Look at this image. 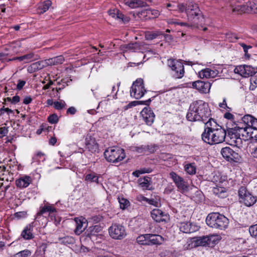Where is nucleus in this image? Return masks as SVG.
<instances>
[{
	"label": "nucleus",
	"instance_id": "1",
	"mask_svg": "<svg viewBox=\"0 0 257 257\" xmlns=\"http://www.w3.org/2000/svg\"><path fill=\"white\" fill-rule=\"evenodd\" d=\"M210 116L211 111L208 104L199 100L190 104L186 118L190 121H199L205 123Z\"/></svg>",
	"mask_w": 257,
	"mask_h": 257
},
{
	"label": "nucleus",
	"instance_id": "2",
	"mask_svg": "<svg viewBox=\"0 0 257 257\" xmlns=\"http://www.w3.org/2000/svg\"><path fill=\"white\" fill-rule=\"evenodd\" d=\"M178 8L181 12H185L191 26H195L202 23L204 19L198 5L192 2L187 4H179Z\"/></svg>",
	"mask_w": 257,
	"mask_h": 257
},
{
	"label": "nucleus",
	"instance_id": "3",
	"mask_svg": "<svg viewBox=\"0 0 257 257\" xmlns=\"http://www.w3.org/2000/svg\"><path fill=\"white\" fill-rule=\"evenodd\" d=\"M221 236L217 234L195 237L187 241V249L197 246H210L217 244L221 239Z\"/></svg>",
	"mask_w": 257,
	"mask_h": 257
},
{
	"label": "nucleus",
	"instance_id": "4",
	"mask_svg": "<svg viewBox=\"0 0 257 257\" xmlns=\"http://www.w3.org/2000/svg\"><path fill=\"white\" fill-rule=\"evenodd\" d=\"M206 222L210 227L223 230L227 227L229 220L224 215L218 212H213L207 215Z\"/></svg>",
	"mask_w": 257,
	"mask_h": 257
},
{
	"label": "nucleus",
	"instance_id": "5",
	"mask_svg": "<svg viewBox=\"0 0 257 257\" xmlns=\"http://www.w3.org/2000/svg\"><path fill=\"white\" fill-rule=\"evenodd\" d=\"M226 131L223 128H219L212 133H203L202 140L210 145L217 144L225 141Z\"/></svg>",
	"mask_w": 257,
	"mask_h": 257
},
{
	"label": "nucleus",
	"instance_id": "6",
	"mask_svg": "<svg viewBox=\"0 0 257 257\" xmlns=\"http://www.w3.org/2000/svg\"><path fill=\"white\" fill-rule=\"evenodd\" d=\"M104 156L108 162L112 163L119 162L125 157L124 150L118 147L108 148L104 152Z\"/></svg>",
	"mask_w": 257,
	"mask_h": 257
},
{
	"label": "nucleus",
	"instance_id": "7",
	"mask_svg": "<svg viewBox=\"0 0 257 257\" xmlns=\"http://www.w3.org/2000/svg\"><path fill=\"white\" fill-rule=\"evenodd\" d=\"M110 236L114 239L121 240L127 235L125 227L121 224L114 223L108 228Z\"/></svg>",
	"mask_w": 257,
	"mask_h": 257
},
{
	"label": "nucleus",
	"instance_id": "8",
	"mask_svg": "<svg viewBox=\"0 0 257 257\" xmlns=\"http://www.w3.org/2000/svg\"><path fill=\"white\" fill-rule=\"evenodd\" d=\"M168 65L172 71L173 77L176 79L181 78L184 74V66L182 61L170 59L168 60Z\"/></svg>",
	"mask_w": 257,
	"mask_h": 257
},
{
	"label": "nucleus",
	"instance_id": "9",
	"mask_svg": "<svg viewBox=\"0 0 257 257\" xmlns=\"http://www.w3.org/2000/svg\"><path fill=\"white\" fill-rule=\"evenodd\" d=\"M239 202L246 206H251L256 202V197L250 193L244 187H241L238 192Z\"/></svg>",
	"mask_w": 257,
	"mask_h": 257
},
{
	"label": "nucleus",
	"instance_id": "10",
	"mask_svg": "<svg viewBox=\"0 0 257 257\" xmlns=\"http://www.w3.org/2000/svg\"><path fill=\"white\" fill-rule=\"evenodd\" d=\"M146 91L143 80L139 78L133 83L130 90V94L132 97L136 99H140L144 95Z\"/></svg>",
	"mask_w": 257,
	"mask_h": 257
},
{
	"label": "nucleus",
	"instance_id": "11",
	"mask_svg": "<svg viewBox=\"0 0 257 257\" xmlns=\"http://www.w3.org/2000/svg\"><path fill=\"white\" fill-rule=\"evenodd\" d=\"M225 141L231 146H239L241 144L236 126L227 130Z\"/></svg>",
	"mask_w": 257,
	"mask_h": 257
},
{
	"label": "nucleus",
	"instance_id": "12",
	"mask_svg": "<svg viewBox=\"0 0 257 257\" xmlns=\"http://www.w3.org/2000/svg\"><path fill=\"white\" fill-rule=\"evenodd\" d=\"M234 71L243 77L251 76L257 72V68L250 65H241L236 66Z\"/></svg>",
	"mask_w": 257,
	"mask_h": 257
},
{
	"label": "nucleus",
	"instance_id": "13",
	"mask_svg": "<svg viewBox=\"0 0 257 257\" xmlns=\"http://www.w3.org/2000/svg\"><path fill=\"white\" fill-rule=\"evenodd\" d=\"M170 178L173 180L174 183L178 189L181 192H187L188 190V183L184 180V179L177 175L174 172H171L170 174Z\"/></svg>",
	"mask_w": 257,
	"mask_h": 257
},
{
	"label": "nucleus",
	"instance_id": "14",
	"mask_svg": "<svg viewBox=\"0 0 257 257\" xmlns=\"http://www.w3.org/2000/svg\"><path fill=\"white\" fill-rule=\"evenodd\" d=\"M244 126H237L236 128L238 131L239 137L241 140L247 141L252 139L253 127L245 124L243 122Z\"/></svg>",
	"mask_w": 257,
	"mask_h": 257
},
{
	"label": "nucleus",
	"instance_id": "15",
	"mask_svg": "<svg viewBox=\"0 0 257 257\" xmlns=\"http://www.w3.org/2000/svg\"><path fill=\"white\" fill-rule=\"evenodd\" d=\"M222 157L229 162H238L240 160V155L229 147H225L221 149Z\"/></svg>",
	"mask_w": 257,
	"mask_h": 257
},
{
	"label": "nucleus",
	"instance_id": "16",
	"mask_svg": "<svg viewBox=\"0 0 257 257\" xmlns=\"http://www.w3.org/2000/svg\"><path fill=\"white\" fill-rule=\"evenodd\" d=\"M242 121L245 124L253 127L252 139L257 141V119L251 115L247 114L242 117Z\"/></svg>",
	"mask_w": 257,
	"mask_h": 257
},
{
	"label": "nucleus",
	"instance_id": "17",
	"mask_svg": "<svg viewBox=\"0 0 257 257\" xmlns=\"http://www.w3.org/2000/svg\"><path fill=\"white\" fill-rule=\"evenodd\" d=\"M151 215L152 218L158 222H166L169 219V215L159 209L152 210Z\"/></svg>",
	"mask_w": 257,
	"mask_h": 257
},
{
	"label": "nucleus",
	"instance_id": "18",
	"mask_svg": "<svg viewBox=\"0 0 257 257\" xmlns=\"http://www.w3.org/2000/svg\"><path fill=\"white\" fill-rule=\"evenodd\" d=\"M219 70L215 67L207 68L201 70L198 72V76L201 78H213L217 77Z\"/></svg>",
	"mask_w": 257,
	"mask_h": 257
},
{
	"label": "nucleus",
	"instance_id": "19",
	"mask_svg": "<svg viewBox=\"0 0 257 257\" xmlns=\"http://www.w3.org/2000/svg\"><path fill=\"white\" fill-rule=\"evenodd\" d=\"M192 86L193 88L196 89L200 92L207 93L210 91L211 84L208 81L204 82L201 80H198L193 82L192 83Z\"/></svg>",
	"mask_w": 257,
	"mask_h": 257
},
{
	"label": "nucleus",
	"instance_id": "20",
	"mask_svg": "<svg viewBox=\"0 0 257 257\" xmlns=\"http://www.w3.org/2000/svg\"><path fill=\"white\" fill-rule=\"evenodd\" d=\"M143 119L148 125H151L154 121L155 114L149 107H145L141 112Z\"/></svg>",
	"mask_w": 257,
	"mask_h": 257
},
{
	"label": "nucleus",
	"instance_id": "21",
	"mask_svg": "<svg viewBox=\"0 0 257 257\" xmlns=\"http://www.w3.org/2000/svg\"><path fill=\"white\" fill-rule=\"evenodd\" d=\"M76 228L74 232L77 235L80 234L85 229L87 222L86 219L82 216L76 217L74 219Z\"/></svg>",
	"mask_w": 257,
	"mask_h": 257
},
{
	"label": "nucleus",
	"instance_id": "22",
	"mask_svg": "<svg viewBox=\"0 0 257 257\" xmlns=\"http://www.w3.org/2000/svg\"><path fill=\"white\" fill-rule=\"evenodd\" d=\"M180 230L185 233H191L197 231L199 227L190 222H181L179 226Z\"/></svg>",
	"mask_w": 257,
	"mask_h": 257
},
{
	"label": "nucleus",
	"instance_id": "23",
	"mask_svg": "<svg viewBox=\"0 0 257 257\" xmlns=\"http://www.w3.org/2000/svg\"><path fill=\"white\" fill-rule=\"evenodd\" d=\"M208 120L205 121V128L203 133H212L219 130V128H222L219 125L216 121L210 117L208 118Z\"/></svg>",
	"mask_w": 257,
	"mask_h": 257
},
{
	"label": "nucleus",
	"instance_id": "24",
	"mask_svg": "<svg viewBox=\"0 0 257 257\" xmlns=\"http://www.w3.org/2000/svg\"><path fill=\"white\" fill-rule=\"evenodd\" d=\"M32 178L27 175L20 176L16 180V185L20 189L25 188L32 182Z\"/></svg>",
	"mask_w": 257,
	"mask_h": 257
},
{
	"label": "nucleus",
	"instance_id": "25",
	"mask_svg": "<svg viewBox=\"0 0 257 257\" xmlns=\"http://www.w3.org/2000/svg\"><path fill=\"white\" fill-rule=\"evenodd\" d=\"M38 57V56L35 55L34 53H30L22 56L14 57L12 59H9V60L14 61L18 60L20 61H23L24 63H29L37 60Z\"/></svg>",
	"mask_w": 257,
	"mask_h": 257
},
{
	"label": "nucleus",
	"instance_id": "26",
	"mask_svg": "<svg viewBox=\"0 0 257 257\" xmlns=\"http://www.w3.org/2000/svg\"><path fill=\"white\" fill-rule=\"evenodd\" d=\"M56 212V209L52 205H50L48 203H46L44 206L40 207V210L36 215V218H40L43 214L46 212H49V214L51 215L54 212Z\"/></svg>",
	"mask_w": 257,
	"mask_h": 257
},
{
	"label": "nucleus",
	"instance_id": "27",
	"mask_svg": "<svg viewBox=\"0 0 257 257\" xmlns=\"http://www.w3.org/2000/svg\"><path fill=\"white\" fill-rule=\"evenodd\" d=\"M47 64L46 60L43 61H40L36 62L32 64L30 66L28 67V71L30 73H33L37 70L43 69V68L47 67Z\"/></svg>",
	"mask_w": 257,
	"mask_h": 257
},
{
	"label": "nucleus",
	"instance_id": "28",
	"mask_svg": "<svg viewBox=\"0 0 257 257\" xmlns=\"http://www.w3.org/2000/svg\"><path fill=\"white\" fill-rule=\"evenodd\" d=\"M124 4L132 9L146 7L147 6L145 2L141 0H124Z\"/></svg>",
	"mask_w": 257,
	"mask_h": 257
},
{
	"label": "nucleus",
	"instance_id": "29",
	"mask_svg": "<svg viewBox=\"0 0 257 257\" xmlns=\"http://www.w3.org/2000/svg\"><path fill=\"white\" fill-rule=\"evenodd\" d=\"M33 226L31 224L27 225L21 232V236L26 240L32 239L34 237L33 234Z\"/></svg>",
	"mask_w": 257,
	"mask_h": 257
},
{
	"label": "nucleus",
	"instance_id": "30",
	"mask_svg": "<svg viewBox=\"0 0 257 257\" xmlns=\"http://www.w3.org/2000/svg\"><path fill=\"white\" fill-rule=\"evenodd\" d=\"M148 245H160L164 241L163 237L160 235L153 234H148Z\"/></svg>",
	"mask_w": 257,
	"mask_h": 257
},
{
	"label": "nucleus",
	"instance_id": "31",
	"mask_svg": "<svg viewBox=\"0 0 257 257\" xmlns=\"http://www.w3.org/2000/svg\"><path fill=\"white\" fill-rule=\"evenodd\" d=\"M85 144L86 148L92 153L96 152L98 149V145L95 140L91 137L86 138Z\"/></svg>",
	"mask_w": 257,
	"mask_h": 257
},
{
	"label": "nucleus",
	"instance_id": "32",
	"mask_svg": "<svg viewBox=\"0 0 257 257\" xmlns=\"http://www.w3.org/2000/svg\"><path fill=\"white\" fill-rule=\"evenodd\" d=\"M227 176L222 175L220 172L215 171L210 176L211 181L214 183H222L227 180Z\"/></svg>",
	"mask_w": 257,
	"mask_h": 257
},
{
	"label": "nucleus",
	"instance_id": "33",
	"mask_svg": "<svg viewBox=\"0 0 257 257\" xmlns=\"http://www.w3.org/2000/svg\"><path fill=\"white\" fill-rule=\"evenodd\" d=\"M108 13L110 16L115 19L119 20L123 22L124 23L128 21L127 17H125L122 14L120 13L117 10H110Z\"/></svg>",
	"mask_w": 257,
	"mask_h": 257
},
{
	"label": "nucleus",
	"instance_id": "34",
	"mask_svg": "<svg viewBox=\"0 0 257 257\" xmlns=\"http://www.w3.org/2000/svg\"><path fill=\"white\" fill-rule=\"evenodd\" d=\"M227 190L224 187L216 185L215 187L212 188V192L216 196L220 198H225L227 196Z\"/></svg>",
	"mask_w": 257,
	"mask_h": 257
},
{
	"label": "nucleus",
	"instance_id": "35",
	"mask_svg": "<svg viewBox=\"0 0 257 257\" xmlns=\"http://www.w3.org/2000/svg\"><path fill=\"white\" fill-rule=\"evenodd\" d=\"M101 230V227L99 225L90 226L87 230V235L89 236L91 239H93L94 236L100 235Z\"/></svg>",
	"mask_w": 257,
	"mask_h": 257
},
{
	"label": "nucleus",
	"instance_id": "36",
	"mask_svg": "<svg viewBox=\"0 0 257 257\" xmlns=\"http://www.w3.org/2000/svg\"><path fill=\"white\" fill-rule=\"evenodd\" d=\"M249 9H250V8H249V7L248 6H246L245 4H237L235 6H232V12L237 14H240L243 13H248V10Z\"/></svg>",
	"mask_w": 257,
	"mask_h": 257
},
{
	"label": "nucleus",
	"instance_id": "37",
	"mask_svg": "<svg viewBox=\"0 0 257 257\" xmlns=\"http://www.w3.org/2000/svg\"><path fill=\"white\" fill-rule=\"evenodd\" d=\"M151 179L148 176L141 178L138 180V183L141 187L144 190H150Z\"/></svg>",
	"mask_w": 257,
	"mask_h": 257
},
{
	"label": "nucleus",
	"instance_id": "38",
	"mask_svg": "<svg viewBox=\"0 0 257 257\" xmlns=\"http://www.w3.org/2000/svg\"><path fill=\"white\" fill-rule=\"evenodd\" d=\"M47 65H55L62 64L64 61L63 56L60 55L46 60Z\"/></svg>",
	"mask_w": 257,
	"mask_h": 257
},
{
	"label": "nucleus",
	"instance_id": "39",
	"mask_svg": "<svg viewBox=\"0 0 257 257\" xmlns=\"http://www.w3.org/2000/svg\"><path fill=\"white\" fill-rule=\"evenodd\" d=\"M51 5L52 3L49 0L46 1L43 3L40 4L38 8V13L40 15L44 14L49 10Z\"/></svg>",
	"mask_w": 257,
	"mask_h": 257
},
{
	"label": "nucleus",
	"instance_id": "40",
	"mask_svg": "<svg viewBox=\"0 0 257 257\" xmlns=\"http://www.w3.org/2000/svg\"><path fill=\"white\" fill-rule=\"evenodd\" d=\"M133 151H135L139 153H144L148 151L150 153L154 152V149L152 147L150 146H140L134 147Z\"/></svg>",
	"mask_w": 257,
	"mask_h": 257
},
{
	"label": "nucleus",
	"instance_id": "41",
	"mask_svg": "<svg viewBox=\"0 0 257 257\" xmlns=\"http://www.w3.org/2000/svg\"><path fill=\"white\" fill-rule=\"evenodd\" d=\"M117 199L119 203L120 208L122 210H125L130 206V202L129 200L122 196H118Z\"/></svg>",
	"mask_w": 257,
	"mask_h": 257
},
{
	"label": "nucleus",
	"instance_id": "42",
	"mask_svg": "<svg viewBox=\"0 0 257 257\" xmlns=\"http://www.w3.org/2000/svg\"><path fill=\"white\" fill-rule=\"evenodd\" d=\"M98 176L94 173L88 174L85 176V180L87 182H95L96 184H99Z\"/></svg>",
	"mask_w": 257,
	"mask_h": 257
},
{
	"label": "nucleus",
	"instance_id": "43",
	"mask_svg": "<svg viewBox=\"0 0 257 257\" xmlns=\"http://www.w3.org/2000/svg\"><path fill=\"white\" fill-rule=\"evenodd\" d=\"M185 171L189 175H194L196 172V167L194 163H189L185 165Z\"/></svg>",
	"mask_w": 257,
	"mask_h": 257
},
{
	"label": "nucleus",
	"instance_id": "44",
	"mask_svg": "<svg viewBox=\"0 0 257 257\" xmlns=\"http://www.w3.org/2000/svg\"><path fill=\"white\" fill-rule=\"evenodd\" d=\"M148 234H142L137 237L136 240L137 242L141 245H147L148 243Z\"/></svg>",
	"mask_w": 257,
	"mask_h": 257
},
{
	"label": "nucleus",
	"instance_id": "45",
	"mask_svg": "<svg viewBox=\"0 0 257 257\" xmlns=\"http://www.w3.org/2000/svg\"><path fill=\"white\" fill-rule=\"evenodd\" d=\"M225 39L230 42H235L238 39L237 36L231 32H228L225 34Z\"/></svg>",
	"mask_w": 257,
	"mask_h": 257
},
{
	"label": "nucleus",
	"instance_id": "46",
	"mask_svg": "<svg viewBox=\"0 0 257 257\" xmlns=\"http://www.w3.org/2000/svg\"><path fill=\"white\" fill-rule=\"evenodd\" d=\"M66 104L63 100L54 101V107L58 110H60L66 107Z\"/></svg>",
	"mask_w": 257,
	"mask_h": 257
},
{
	"label": "nucleus",
	"instance_id": "47",
	"mask_svg": "<svg viewBox=\"0 0 257 257\" xmlns=\"http://www.w3.org/2000/svg\"><path fill=\"white\" fill-rule=\"evenodd\" d=\"M32 252L28 249H25L16 253L13 257H28L31 255Z\"/></svg>",
	"mask_w": 257,
	"mask_h": 257
},
{
	"label": "nucleus",
	"instance_id": "48",
	"mask_svg": "<svg viewBox=\"0 0 257 257\" xmlns=\"http://www.w3.org/2000/svg\"><path fill=\"white\" fill-rule=\"evenodd\" d=\"M151 171L152 170L150 169L144 168V169H141L140 170H136V171L133 172L132 174L133 176H134L136 177H139L140 176V175H141L142 174H144V173H150V172H151Z\"/></svg>",
	"mask_w": 257,
	"mask_h": 257
},
{
	"label": "nucleus",
	"instance_id": "49",
	"mask_svg": "<svg viewBox=\"0 0 257 257\" xmlns=\"http://www.w3.org/2000/svg\"><path fill=\"white\" fill-rule=\"evenodd\" d=\"M177 252L175 251L165 250L160 253L161 257H176Z\"/></svg>",
	"mask_w": 257,
	"mask_h": 257
},
{
	"label": "nucleus",
	"instance_id": "50",
	"mask_svg": "<svg viewBox=\"0 0 257 257\" xmlns=\"http://www.w3.org/2000/svg\"><path fill=\"white\" fill-rule=\"evenodd\" d=\"M61 242L64 244H71L74 242V239L72 236H67L60 239Z\"/></svg>",
	"mask_w": 257,
	"mask_h": 257
},
{
	"label": "nucleus",
	"instance_id": "51",
	"mask_svg": "<svg viewBox=\"0 0 257 257\" xmlns=\"http://www.w3.org/2000/svg\"><path fill=\"white\" fill-rule=\"evenodd\" d=\"M25 84H26L25 81L22 80L21 79H19L17 81V84H14V86H13L12 85L11 87H12V89H17L18 90H20L23 88V87L24 86Z\"/></svg>",
	"mask_w": 257,
	"mask_h": 257
},
{
	"label": "nucleus",
	"instance_id": "52",
	"mask_svg": "<svg viewBox=\"0 0 257 257\" xmlns=\"http://www.w3.org/2000/svg\"><path fill=\"white\" fill-rule=\"evenodd\" d=\"M148 203L150 205H152L156 207H158L161 205L160 198L159 197H156L155 198L148 199Z\"/></svg>",
	"mask_w": 257,
	"mask_h": 257
},
{
	"label": "nucleus",
	"instance_id": "53",
	"mask_svg": "<svg viewBox=\"0 0 257 257\" xmlns=\"http://www.w3.org/2000/svg\"><path fill=\"white\" fill-rule=\"evenodd\" d=\"M245 5L250 8V9L248 10V12H252L254 13H257V10L255 9V7H257L256 3L248 1L245 4Z\"/></svg>",
	"mask_w": 257,
	"mask_h": 257
},
{
	"label": "nucleus",
	"instance_id": "54",
	"mask_svg": "<svg viewBox=\"0 0 257 257\" xmlns=\"http://www.w3.org/2000/svg\"><path fill=\"white\" fill-rule=\"evenodd\" d=\"M161 35L159 32H155L146 34V38L147 40H153Z\"/></svg>",
	"mask_w": 257,
	"mask_h": 257
},
{
	"label": "nucleus",
	"instance_id": "55",
	"mask_svg": "<svg viewBox=\"0 0 257 257\" xmlns=\"http://www.w3.org/2000/svg\"><path fill=\"white\" fill-rule=\"evenodd\" d=\"M58 120V116L55 113L50 115L48 118V121L51 124H55L57 123Z\"/></svg>",
	"mask_w": 257,
	"mask_h": 257
},
{
	"label": "nucleus",
	"instance_id": "56",
	"mask_svg": "<svg viewBox=\"0 0 257 257\" xmlns=\"http://www.w3.org/2000/svg\"><path fill=\"white\" fill-rule=\"evenodd\" d=\"M249 232L252 236L257 237V224L250 226Z\"/></svg>",
	"mask_w": 257,
	"mask_h": 257
},
{
	"label": "nucleus",
	"instance_id": "57",
	"mask_svg": "<svg viewBox=\"0 0 257 257\" xmlns=\"http://www.w3.org/2000/svg\"><path fill=\"white\" fill-rule=\"evenodd\" d=\"M34 161L33 163H35L36 161H42L43 162L45 160V157L44 154L42 153H39L37 154V155L33 159Z\"/></svg>",
	"mask_w": 257,
	"mask_h": 257
},
{
	"label": "nucleus",
	"instance_id": "58",
	"mask_svg": "<svg viewBox=\"0 0 257 257\" xmlns=\"http://www.w3.org/2000/svg\"><path fill=\"white\" fill-rule=\"evenodd\" d=\"M256 78L255 77L251 78L250 79L249 89L254 90L257 87Z\"/></svg>",
	"mask_w": 257,
	"mask_h": 257
},
{
	"label": "nucleus",
	"instance_id": "59",
	"mask_svg": "<svg viewBox=\"0 0 257 257\" xmlns=\"http://www.w3.org/2000/svg\"><path fill=\"white\" fill-rule=\"evenodd\" d=\"M9 130L8 127L6 126H3L0 127V138H2L7 135L8 134Z\"/></svg>",
	"mask_w": 257,
	"mask_h": 257
},
{
	"label": "nucleus",
	"instance_id": "60",
	"mask_svg": "<svg viewBox=\"0 0 257 257\" xmlns=\"http://www.w3.org/2000/svg\"><path fill=\"white\" fill-rule=\"evenodd\" d=\"M138 47V44L137 43H132L129 44L126 46V48L128 50H130L132 51H135L136 50V48Z\"/></svg>",
	"mask_w": 257,
	"mask_h": 257
},
{
	"label": "nucleus",
	"instance_id": "61",
	"mask_svg": "<svg viewBox=\"0 0 257 257\" xmlns=\"http://www.w3.org/2000/svg\"><path fill=\"white\" fill-rule=\"evenodd\" d=\"M169 24L180 25L181 26H189V24L186 23H178L173 20H169L168 21Z\"/></svg>",
	"mask_w": 257,
	"mask_h": 257
},
{
	"label": "nucleus",
	"instance_id": "62",
	"mask_svg": "<svg viewBox=\"0 0 257 257\" xmlns=\"http://www.w3.org/2000/svg\"><path fill=\"white\" fill-rule=\"evenodd\" d=\"M0 112L1 114H2L4 112H7L8 115L14 113L13 110L9 108H5L4 107L0 109Z\"/></svg>",
	"mask_w": 257,
	"mask_h": 257
},
{
	"label": "nucleus",
	"instance_id": "63",
	"mask_svg": "<svg viewBox=\"0 0 257 257\" xmlns=\"http://www.w3.org/2000/svg\"><path fill=\"white\" fill-rule=\"evenodd\" d=\"M219 106L221 108L230 110V108L227 105L225 98L223 99L222 102L219 103Z\"/></svg>",
	"mask_w": 257,
	"mask_h": 257
},
{
	"label": "nucleus",
	"instance_id": "64",
	"mask_svg": "<svg viewBox=\"0 0 257 257\" xmlns=\"http://www.w3.org/2000/svg\"><path fill=\"white\" fill-rule=\"evenodd\" d=\"M148 199L143 195H140L137 197V200L141 202H146L147 203L148 202Z\"/></svg>",
	"mask_w": 257,
	"mask_h": 257
}]
</instances>
